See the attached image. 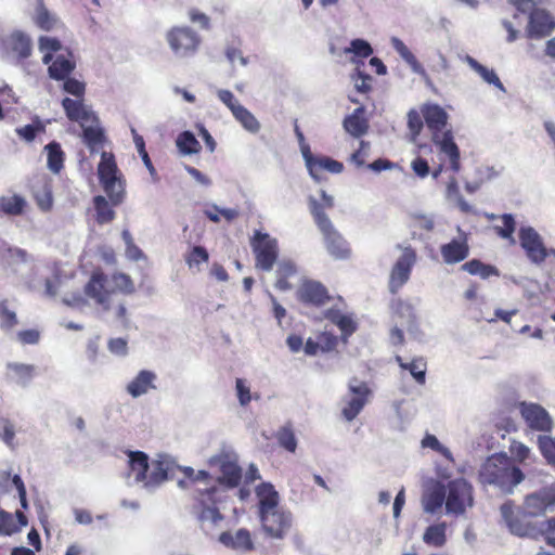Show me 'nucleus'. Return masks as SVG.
<instances>
[{
	"label": "nucleus",
	"mask_w": 555,
	"mask_h": 555,
	"mask_svg": "<svg viewBox=\"0 0 555 555\" xmlns=\"http://www.w3.org/2000/svg\"><path fill=\"white\" fill-rule=\"evenodd\" d=\"M258 517L263 534L273 540H283L293 526V515L280 504V494L269 482L256 487Z\"/></svg>",
	"instance_id": "f257e3e1"
},
{
	"label": "nucleus",
	"mask_w": 555,
	"mask_h": 555,
	"mask_svg": "<svg viewBox=\"0 0 555 555\" xmlns=\"http://www.w3.org/2000/svg\"><path fill=\"white\" fill-rule=\"evenodd\" d=\"M98 176L100 184L108 196L111 204L102 195L93 198L95 221L99 224H105L115 218V211L112 206L120 204L125 195V181L112 153L102 152L101 162L98 166Z\"/></svg>",
	"instance_id": "f03ea898"
},
{
	"label": "nucleus",
	"mask_w": 555,
	"mask_h": 555,
	"mask_svg": "<svg viewBox=\"0 0 555 555\" xmlns=\"http://www.w3.org/2000/svg\"><path fill=\"white\" fill-rule=\"evenodd\" d=\"M553 506H555V483L528 494L521 508L517 512L511 501L504 503L500 511L509 531L515 535L526 537L529 534L530 528L522 518L541 516Z\"/></svg>",
	"instance_id": "7ed1b4c3"
},
{
	"label": "nucleus",
	"mask_w": 555,
	"mask_h": 555,
	"mask_svg": "<svg viewBox=\"0 0 555 555\" xmlns=\"http://www.w3.org/2000/svg\"><path fill=\"white\" fill-rule=\"evenodd\" d=\"M525 479L522 472L513 464L506 454L489 456L479 469V480L483 485L493 486L502 493L511 494Z\"/></svg>",
	"instance_id": "20e7f679"
},
{
	"label": "nucleus",
	"mask_w": 555,
	"mask_h": 555,
	"mask_svg": "<svg viewBox=\"0 0 555 555\" xmlns=\"http://www.w3.org/2000/svg\"><path fill=\"white\" fill-rule=\"evenodd\" d=\"M112 281L114 286L108 288L107 276L103 272L96 271L92 273L89 282L85 286L86 295L92 298L105 310L109 309L111 298L116 292L129 294L134 289L133 282L128 275L124 273L114 274Z\"/></svg>",
	"instance_id": "39448f33"
},
{
	"label": "nucleus",
	"mask_w": 555,
	"mask_h": 555,
	"mask_svg": "<svg viewBox=\"0 0 555 555\" xmlns=\"http://www.w3.org/2000/svg\"><path fill=\"white\" fill-rule=\"evenodd\" d=\"M310 212L314 222L323 234L326 249L335 259H345L349 256L350 249L344 237L336 231L323 207L314 198H309Z\"/></svg>",
	"instance_id": "423d86ee"
},
{
	"label": "nucleus",
	"mask_w": 555,
	"mask_h": 555,
	"mask_svg": "<svg viewBox=\"0 0 555 555\" xmlns=\"http://www.w3.org/2000/svg\"><path fill=\"white\" fill-rule=\"evenodd\" d=\"M209 467L218 475L219 486L227 489L236 488L242 479V469L237 464V455L230 450H221L208 460Z\"/></svg>",
	"instance_id": "0eeeda50"
},
{
	"label": "nucleus",
	"mask_w": 555,
	"mask_h": 555,
	"mask_svg": "<svg viewBox=\"0 0 555 555\" xmlns=\"http://www.w3.org/2000/svg\"><path fill=\"white\" fill-rule=\"evenodd\" d=\"M206 499H202L198 506L194 507V514L207 534L214 532L223 520V516L216 506L222 501V490L216 487L206 489Z\"/></svg>",
	"instance_id": "6e6552de"
},
{
	"label": "nucleus",
	"mask_w": 555,
	"mask_h": 555,
	"mask_svg": "<svg viewBox=\"0 0 555 555\" xmlns=\"http://www.w3.org/2000/svg\"><path fill=\"white\" fill-rule=\"evenodd\" d=\"M473 505L472 486L465 479H456L448 485L446 514L462 515Z\"/></svg>",
	"instance_id": "1a4fd4ad"
},
{
	"label": "nucleus",
	"mask_w": 555,
	"mask_h": 555,
	"mask_svg": "<svg viewBox=\"0 0 555 555\" xmlns=\"http://www.w3.org/2000/svg\"><path fill=\"white\" fill-rule=\"evenodd\" d=\"M167 41L177 57L193 56L201 44V37L186 26L173 27L167 34Z\"/></svg>",
	"instance_id": "9d476101"
},
{
	"label": "nucleus",
	"mask_w": 555,
	"mask_h": 555,
	"mask_svg": "<svg viewBox=\"0 0 555 555\" xmlns=\"http://www.w3.org/2000/svg\"><path fill=\"white\" fill-rule=\"evenodd\" d=\"M371 390L364 382L357 379L348 384V392L341 399V415L347 422L353 421L369 401Z\"/></svg>",
	"instance_id": "9b49d317"
},
{
	"label": "nucleus",
	"mask_w": 555,
	"mask_h": 555,
	"mask_svg": "<svg viewBox=\"0 0 555 555\" xmlns=\"http://www.w3.org/2000/svg\"><path fill=\"white\" fill-rule=\"evenodd\" d=\"M250 244L256 258V267L264 271H271L279 254L276 238L268 233L256 231Z\"/></svg>",
	"instance_id": "f8f14e48"
},
{
	"label": "nucleus",
	"mask_w": 555,
	"mask_h": 555,
	"mask_svg": "<svg viewBox=\"0 0 555 555\" xmlns=\"http://www.w3.org/2000/svg\"><path fill=\"white\" fill-rule=\"evenodd\" d=\"M518 240L530 262L539 266L546 259L545 244L540 233L530 225L520 227Z\"/></svg>",
	"instance_id": "ddd939ff"
},
{
	"label": "nucleus",
	"mask_w": 555,
	"mask_h": 555,
	"mask_svg": "<svg viewBox=\"0 0 555 555\" xmlns=\"http://www.w3.org/2000/svg\"><path fill=\"white\" fill-rule=\"evenodd\" d=\"M147 455L144 452H141V470H144L143 478L146 480L145 487H154L166 479L169 476H173V470L176 468L175 463L169 461L166 456H159L158 460L149 464Z\"/></svg>",
	"instance_id": "4468645a"
},
{
	"label": "nucleus",
	"mask_w": 555,
	"mask_h": 555,
	"mask_svg": "<svg viewBox=\"0 0 555 555\" xmlns=\"http://www.w3.org/2000/svg\"><path fill=\"white\" fill-rule=\"evenodd\" d=\"M415 262V250L411 247H402L401 255L396 260L389 276V288L391 293H396L409 281Z\"/></svg>",
	"instance_id": "2eb2a0df"
},
{
	"label": "nucleus",
	"mask_w": 555,
	"mask_h": 555,
	"mask_svg": "<svg viewBox=\"0 0 555 555\" xmlns=\"http://www.w3.org/2000/svg\"><path fill=\"white\" fill-rule=\"evenodd\" d=\"M518 408L521 417L530 429L545 433L552 430V417L542 405L533 402H520Z\"/></svg>",
	"instance_id": "dca6fc26"
},
{
	"label": "nucleus",
	"mask_w": 555,
	"mask_h": 555,
	"mask_svg": "<svg viewBox=\"0 0 555 555\" xmlns=\"http://www.w3.org/2000/svg\"><path fill=\"white\" fill-rule=\"evenodd\" d=\"M218 542L236 553L245 554L255 548L250 532L244 528L221 532L218 537Z\"/></svg>",
	"instance_id": "f3484780"
},
{
	"label": "nucleus",
	"mask_w": 555,
	"mask_h": 555,
	"mask_svg": "<svg viewBox=\"0 0 555 555\" xmlns=\"http://www.w3.org/2000/svg\"><path fill=\"white\" fill-rule=\"evenodd\" d=\"M62 107L65 112L66 117L70 121L78 122L80 127L87 125L88 122L98 121L96 114L83 103V98H64L62 100Z\"/></svg>",
	"instance_id": "a211bd4d"
},
{
	"label": "nucleus",
	"mask_w": 555,
	"mask_h": 555,
	"mask_svg": "<svg viewBox=\"0 0 555 555\" xmlns=\"http://www.w3.org/2000/svg\"><path fill=\"white\" fill-rule=\"evenodd\" d=\"M391 47L400 55V57L410 66L411 70L421 76L427 87L434 90V83L424 66L418 62L416 56L410 51L405 43L398 37L390 39Z\"/></svg>",
	"instance_id": "6ab92c4d"
},
{
	"label": "nucleus",
	"mask_w": 555,
	"mask_h": 555,
	"mask_svg": "<svg viewBox=\"0 0 555 555\" xmlns=\"http://www.w3.org/2000/svg\"><path fill=\"white\" fill-rule=\"evenodd\" d=\"M433 141L438 146L440 153L448 158L450 169L454 172H459L461 169L460 150L454 143L451 132L434 133Z\"/></svg>",
	"instance_id": "aec40b11"
},
{
	"label": "nucleus",
	"mask_w": 555,
	"mask_h": 555,
	"mask_svg": "<svg viewBox=\"0 0 555 555\" xmlns=\"http://www.w3.org/2000/svg\"><path fill=\"white\" fill-rule=\"evenodd\" d=\"M298 297L301 301L314 306L324 305L328 299L326 288L317 281H305L298 289Z\"/></svg>",
	"instance_id": "412c9836"
},
{
	"label": "nucleus",
	"mask_w": 555,
	"mask_h": 555,
	"mask_svg": "<svg viewBox=\"0 0 555 555\" xmlns=\"http://www.w3.org/2000/svg\"><path fill=\"white\" fill-rule=\"evenodd\" d=\"M555 28L553 17L544 10H534L530 14L529 33L531 36L543 37Z\"/></svg>",
	"instance_id": "4be33fe9"
},
{
	"label": "nucleus",
	"mask_w": 555,
	"mask_h": 555,
	"mask_svg": "<svg viewBox=\"0 0 555 555\" xmlns=\"http://www.w3.org/2000/svg\"><path fill=\"white\" fill-rule=\"evenodd\" d=\"M444 499V488L439 483L433 485L425 491L422 498L424 512L429 514L441 513Z\"/></svg>",
	"instance_id": "5701e85b"
},
{
	"label": "nucleus",
	"mask_w": 555,
	"mask_h": 555,
	"mask_svg": "<svg viewBox=\"0 0 555 555\" xmlns=\"http://www.w3.org/2000/svg\"><path fill=\"white\" fill-rule=\"evenodd\" d=\"M365 109L360 106L348 115L343 122L344 129L354 138L364 135L369 130V120L366 119Z\"/></svg>",
	"instance_id": "b1692460"
},
{
	"label": "nucleus",
	"mask_w": 555,
	"mask_h": 555,
	"mask_svg": "<svg viewBox=\"0 0 555 555\" xmlns=\"http://www.w3.org/2000/svg\"><path fill=\"white\" fill-rule=\"evenodd\" d=\"M443 261L447 264H454L463 261L469 254L468 245L465 241L453 240L440 247Z\"/></svg>",
	"instance_id": "393cba45"
},
{
	"label": "nucleus",
	"mask_w": 555,
	"mask_h": 555,
	"mask_svg": "<svg viewBox=\"0 0 555 555\" xmlns=\"http://www.w3.org/2000/svg\"><path fill=\"white\" fill-rule=\"evenodd\" d=\"M82 128L83 143L93 152L101 150L106 141L103 128L100 126V120L95 122H88Z\"/></svg>",
	"instance_id": "a878e982"
},
{
	"label": "nucleus",
	"mask_w": 555,
	"mask_h": 555,
	"mask_svg": "<svg viewBox=\"0 0 555 555\" xmlns=\"http://www.w3.org/2000/svg\"><path fill=\"white\" fill-rule=\"evenodd\" d=\"M48 74L54 80H64L75 69L76 64L69 53L67 56L60 54L48 64Z\"/></svg>",
	"instance_id": "bb28decb"
},
{
	"label": "nucleus",
	"mask_w": 555,
	"mask_h": 555,
	"mask_svg": "<svg viewBox=\"0 0 555 555\" xmlns=\"http://www.w3.org/2000/svg\"><path fill=\"white\" fill-rule=\"evenodd\" d=\"M35 374V366L24 363H8L5 369V379L17 385L28 384Z\"/></svg>",
	"instance_id": "cd10ccee"
},
{
	"label": "nucleus",
	"mask_w": 555,
	"mask_h": 555,
	"mask_svg": "<svg viewBox=\"0 0 555 555\" xmlns=\"http://www.w3.org/2000/svg\"><path fill=\"white\" fill-rule=\"evenodd\" d=\"M424 118L427 127L434 133H443V128L447 125L448 114L437 104L427 105L424 108Z\"/></svg>",
	"instance_id": "c85d7f7f"
},
{
	"label": "nucleus",
	"mask_w": 555,
	"mask_h": 555,
	"mask_svg": "<svg viewBox=\"0 0 555 555\" xmlns=\"http://www.w3.org/2000/svg\"><path fill=\"white\" fill-rule=\"evenodd\" d=\"M26 199L18 194L12 196H0V217L22 216L27 208Z\"/></svg>",
	"instance_id": "c756f323"
},
{
	"label": "nucleus",
	"mask_w": 555,
	"mask_h": 555,
	"mask_svg": "<svg viewBox=\"0 0 555 555\" xmlns=\"http://www.w3.org/2000/svg\"><path fill=\"white\" fill-rule=\"evenodd\" d=\"M462 60L473 69L475 70L482 79L489 85H493L501 91L505 92V88L503 83L501 82L500 78L495 74L493 69H489L486 66L481 65L479 62H477L474 57L470 55H465L462 57Z\"/></svg>",
	"instance_id": "7c9ffc66"
},
{
	"label": "nucleus",
	"mask_w": 555,
	"mask_h": 555,
	"mask_svg": "<svg viewBox=\"0 0 555 555\" xmlns=\"http://www.w3.org/2000/svg\"><path fill=\"white\" fill-rule=\"evenodd\" d=\"M33 21L38 28L44 31H51L59 24V18L47 9L42 0H39L36 7Z\"/></svg>",
	"instance_id": "2f4dec72"
},
{
	"label": "nucleus",
	"mask_w": 555,
	"mask_h": 555,
	"mask_svg": "<svg viewBox=\"0 0 555 555\" xmlns=\"http://www.w3.org/2000/svg\"><path fill=\"white\" fill-rule=\"evenodd\" d=\"M234 119L248 132L255 134L260 131L261 125L256 116L244 105H240L232 113Z\"/></svg>",
	"instance_id": "473e14b6"
},
{
	"label": "nucleus",
	"mask_w": 555,
	"mask_h": 555,
	"mask_svg": "<svg viewBox=\"0 0 555 555\" xmlns=\"http://www.w3.org/2000/svg\"><path fill=\"white\" fill-rule=\"evenodd\" d=\"M313 165V171H309V173L318 182L322 180L321 172L323 170H326L332 173H340L344 169L341 163L325 156L318 157Z\"/></svg>",
	"instance_id": "72a5a7b5"
},
{
	"label": "nucleus",
	"mask_w": 555,
	"mask_h": 555,
	"mask_svg": "<svg viewBox=\"0 0 555 555\" xmlns=\"http://www.w3.org/2000/svg\"><path fill=\"white\" fill-rule=\"evenodd\" d=\"M446 531V522L431 525L425 530L423 541L430 546L441 547L447 542Z\"/></svg>",
	"instance_id": "f704fd0d"
},
{
	"label": "nucleus",
	"mask_w": 555,
	"mask_h": 555,
	"mask_svg": "<svg viewBox=\"0 0 555 555\" xmlns=\"http://www.w3.org/2000/svg\"><path fill=\"white\" fill-rule=\"evenodd\" d=\"M235 396L242 408H246L253 400L260 399V395L251 390V384L246 378L235 379Z\"/></svg>",
	"instance_id": "c9c22d12"
},
{
	"label": "nucleus",
	"mask_w": 555,
	"mask_h": 555,
	"mask_svg": "<svg viewBox=\"0 0 555 555\" xmlns=\"http://www.w3.org/2000/svg\"><path fill=\"white\" fill-rule=\"evenodd\" d=\"M44 150L48 154V168L59 173L64 167L65 155L60 143L53 141L46 145Z\"/></svg>",
	"instance_id": "e433bc0d"
},
{
	"label": "nucleus",
	"mask_w": 555,
	"mask_h": 555,
	"mask_svg": "<svg viewBox=\"0 0 555 555\" xmlns=\"http://www.w3.org/2000/svg\"><path fill=\"white\" fill-rule=\"evenodd\" d=\"M396 361L400 365L401 369L408 370L410 374L413 376V378L420 385H423L425 383V375H426V362L422 359H414L411 362H403L402 358L397 356Z\"/></svg>",
	"instance_id": "4c0bfd02"
},
{
	"label": "nucleus",
	"mask_w": 555,
	"mask_h": 555,
	"mask_svg": "<svg viewBox=\"0 0 555 555\" xmlns=\"http://www.w3.org/2000/svg\"><path fill=\"white\" fill-rule=\"evenodd\" d=\"M38 48L42 53L43 64H49L53 59V54L62 49V43L57 38L40 36L38 39Z\"/></svg>",
	"instance_id": "58836bf2"
},
{
	"label": "nucleus",
	"mask_w": 555,
	"mask_h": 555,
	"mask_svg": "<svg viewBox=\"0 0 555 555\" xmlns=\"http://www.w3.org/2000/svg\"><path fill=\"white\" fill-rule=\"evenodd\" d=\"M296 273V267L295 264L289 260H282L278 264L276 270V282L275 287L280 291H287L291 289V284L287 282V279L289 276L295 275Z\"/></svg>",
	"instance_id": "ea45409f"
},
{
	"label": "nucleus",
	"mask_w": 555,
	"mask_h": 555,
	"mask_svg": "<svg viewBox=\"0 0 555 555\" xmlns=\"http://www.w3.org/2000/svg\"><path fill=\"white\" fill-rule=\"evenodd\" d=\"M11 46L13 52H15L21 59H27L31 54V39L22 31H16L12 35Z\"/></svg>",
	"instance_id": "a19ab883"
},
{
	"label": "nucleus",
	"mask_w": 555,
	"mask_h": 555,
	"mask_svg": "<svg viewBox=\"0 0 555 555\" xmlns=\"http://www.w3.org/2000/svg\"><path fill=\"white\" fill-rule=\"evenodd\" d=\"M502 221V225H495L494 229L498 235L504 240H507L509 244L514 245L516 240L514 237V232L516 229L515 218L511 214H504L500 217Z\"/></svg>",
	"instance_id": "79ce46f5"
},
{
	"label": "nucleus",
	"mask_w": 555,
	"mask_h": 555,
	"mask_svg": "<svg viewBox=\"0 0 555 555\" xmlns=\"http://www.w3.org/2000/svg\"><path fill=\"white\" fill-rule=\"evenodd\" d=\"M326 318L339 327L345 337L351 335L356 330L353 320L339 311L330 310Z\"/></svg>",
	"instance_id": "37998d69"
},
{
	"label": "nucleus",
	"mask_w": 555,
	"mask_h": 555,
	"mask_svg": "<svg viewBox=\"0 0 555 555\" xmlns=\"http://www.w3.org/2000/svg\"><path fill=\"white\" fill-rule=\"evenodd\" d=\"M208 251L202 246H194L185 257V261L194 273L201 271V264L208 262Z\"/></svg>",
	"instance_id": "c03bdc74"
},
{
	"label": "nucleus",
	"mask_w": 555,
	"mask_h": 555,
	"mask_svg": "<svg viewBox=\"0 0 555 555\" xmlns=\"http://www.w3.org/2000/svg\"><path fill=\"white\" fill-rule=\"evenodd\" d=\"M177 146L179 147L180 152L188 155L197 153L201 150L199 142L190 131H184L179 134L177 139Z\"/></svg>",
	"instance_id": "a18cd8bd"
},
{
	"label": "nucleus",
	"mask_w": 555,
	"mask_h": 555,
	"mask_svg": "<svg viewBox=\"0 0 555 555\" xmlns=\"http://www.w3.org/2000/svg\"><path fill=\"white\" fill-rule=\"evenodd\" d=\"M46 131V126L37 118L34 124L25 125L16 129L17 135L26 142L35 140L36 135Z\"/></svg>",
	"instance_id": "49530a36"
},
{
	"label": "nucleus",
	"mask_w": 555,
	"mask_h": 555,
	"mask_svg": "<svg viewBox=\"0 0 555 555\" xmlns=\"http://www.w3.org/2000/svg\"><path fill=\"white\" fill-rule=\"evenodd\" d=\"M16 313L9 308L8 300L0 301V327L12 330L17 324Z\"/></svg>",
	"instance_id": "de8ad7c7"
},
{
	"label": "nucleus",
	"mask_w": 555,
	"mask_h": 555,
	"mask_svg": "<svg viewBox=\"0 0 555 555\" xmlns=\"http://www.w3.org/2000/svg\"><path fill=\"white\" fill-rule=\"evenodd\" d=\"M421 446L423 448H428L431 450H435L436 452L440 453L442 456H444L447 460L453 462V456L451 451L444 447L438 438L435 435L427 434L421 441Z\"/></svg>",
	"instance_id": "09e8293b"
},
{
	"label": "nucleus",
	"mask_w": 555,
	"mask_h": 555,
	"mask_svg": "<svg viewBox=\"0 0 555 555\" xmlns=\"http://www.w3.org/2000/svg\"><path fill=\"white\" fill-rule=\"evenodd\" d=\"M323 339L325 341V346H321L319 343H315L311 338H309L304 347V351L307 356H315L320 350L321 351H328L334 348L336 344V339L331 336L323 335Z\"/></svg>",
	"instance_id": "8fccbe9b"
},
{
	"label": "nucleus",
	"mask_w": 555,
	"mask_h": 555,
	"mask_svg": "<svg viewBox=\"0 0 555 555\" xmlns=\"http://www.w3.org/2000/svg\"><path fill=\"white\" fill-rule=\"evenodd\" d=\"M344 53H352L354 56L367 57L373 53L371 44L364 39H353Z\"/></svg>",
	"instance_id": "3c124183"
},
{
	"label": "nucleus",
	"mask_w": 555,
	"mask_h": 555,
	"mask_svg": "<svg viewBox=\"0 0 555 555\" xmlns=\"http://www.w3.org/2000/svg\"><path fill=\"white\" fill-rule=\"evenodd\" d=\"M539 448L546 462L555 467V439L546 436H540Z\"/></svg>",
	"instance_id": "603ef678"
},
{
	"label": "nucleus",
	"mask_w": 555,
	"mask_h": 555,
	"mask_svg": "<svg viewBox=\"0 0 555 555\" xmlns=\"http://www.w3.org/2000/svg\"><path fill=\"white\" fill-rule=\"evenodd\" d=\"M17 531H20V526L16 525L13 515L0 509V535H12Z\"/></svg>",
	"instance_id": "864d4df0"
},
{
	"label": "nucleus",
	"mask_w": 555,
	"mask_h": 555,
	"mask_svg": "<svg viewBox=\"0 0 555 555\" xmlns=\"http://www.w3.org/2000/svg\"><path fill=\"white\" fill-rule=\"evenodd\" d=\"M63 89L77 99H82L86 93V85L69 76L64 79Z\"/></svg>",
	"instance_id": "5fc2aeb1"
},
{
	"label": "nucleus",
	"mask_w": 555,
	"mask_h": 555,
	"mask_svg": "<svg viewBox=\"0 0 555 555\" xmlns=\"http://www.w3.org/2000/svg\"><path fill=\"white\" fill-rule=\"evenodd\" d=\"M509 452L519 463L525 464L531 456L530 449L519 441H513L509 447Z\"/></svg>",
	"instance_id": "6e6d98bb"
},
{
	"label": "nucleus",
	"mask_w": 555,
	"mask_h": 555,
	"mask_svg": "<svg viewBox=\"0 0 555 555\" xmlns=\"http://www.w3.org/2000/svg\"><path fill=\"white\" fill-rule=\"evenodd\" d=\"M216 94L220 102H222L231 113H233L236 107L241 105L240 101L235 98V95L228 89H218Z\"/></svg>",
	"instance_id": "4d7b16f0"
},
{
	"label": "nucleus",
	"mask_w": 555,
	"mask_h": 555,
	"mask_svg": "<svg viewBox=\"0 0 555 555\" xmlns=\"http://www.w3.org/2000/svg\"><path fill=\"white\" fill-rule=\"evenodd\" d=\"M408 127H409L412 140L414 141L423 128L422 117L416 111H410L408 113Z\"/></svg>",
	"instance_id": "13d9d810"
},
{
	"label": "nucleus",
	"mask_w": 555,
	"mask_h": 555,
	"mask_svg": "<svg viewBox=\"0 0 555 555\" xmlns=\"http://www.w3.org/2000/svg\"><path fill=\"white\" fill-rule=\"evenodd\" d=\"M279 442L283 448H285L289 452H295L297 447V440L295 438L294 433L289 428H283L279 433Z\"/></svg>",
	"instance_id": "bf43d9fd"
},
{
	"label": "nucleus",
	"mask_w": 555,
	"mask_h": 555,
	"mask_svg": "<svg viewBox=\"0 0 555 555\" xmlns=\"http://www.w3.org/2000/svg\"><path fill=\"white\" fill-rule=\"evenodd\" d=\"M17 338L23 345H35L40 339V333L37 330H24L17 333Z\"/></svg>",
	"instance_id": "052dcab7"
},
{
	"label": "nucleus",
	"mask_w": 555,
	"mask_h": 555,
	"mask_svg": "<svg viewBox=\"0 0 555 555\" xmlns=\"http://www.w3.org/2000/svg\"><path fill=\"white\" fill-rule=\"evenodd\" d=\"M411 168L414 173L420 178H426L429 175V166L427 160L422 157H416L411 163Z\"/></svg>",
	"instance_id": "680f3d73"
},
{
	"label": "nucleus",
	"mask_w": 555,
	"mask_h": 555,
	"mask_svg": "<svg viewBox=\"0 0 555 555\" xmlns=\"http://www.w3.org/2000/svg\"><path fill=\"white\" fill-rule=\"evenodd\" d=\"M156 375L149 371H141V395L146 393L151 389H155L154 382Z\"/></svg>",
	"instance_id": "e2e57ef3"
},
{
	"label": "nucleus",
	"mask_w": 555,
	"mask_h": 555,
	"mask_svg": "<svg viewBox=\"0 0 555 555\" xmlns=\"http://www.w3.org/2000/svg\"><path fill=\"white\" fill-rule=\"evenodd\" d=\"M225 55H227L228 61L232 65H234L236 62H238V64L241 66H247V64H248L247 57H245L242 54V52L236 48H228L225 51Z\"/></svg>",
	"instance_id": "0e129e2a"
},
{
	"label": "nucleus",
	"mask_w": 555,
	"mask_h": 555,
	"mask_svg": "<svg viewBox=\"0 0 555 555\" xmlns=\"http://www.w3.org/2000/svg\"><path fill=\"white\" fill-rule=\"evenodd\" d=\"M396 312L402 318H405L406 322H410L415 318L413 306L406 301H398L396 305Z\"/></svg>",
	"instance_id": "69168bd1"
},
{
	"label": "nucleus",
	"mask_w": 555,
	"mask_h": 555,
	"mask_svg": "<svg viewBox=\"0 0 555 555\" xmlns=\"http://www.w3.org/2000/svg\"><path fill=\"white\" fill-rule=\"evenodd\" d=\"M438 61L431 65V70L436 74H447L450 69V63L447 56L438 51Z\"/></svg>",
	"instance_id": "338daca9"
},
{
	"label": "nucleus",
	"mask_w": 555,
	"mask_h": 555,
	"mask_svg": "<svg viewBox=\"0 0 555 555\" xmlns=\"http://www.w3.org/2000/svg\"><path fill=\"white\" fill-rule=\"evenodd\" d=\"M38 207L43 211H49L53 205V197L50 191H44L36 196Z\"/></svg>",
	"instance_id": "774afa93"
}]
</instances>
